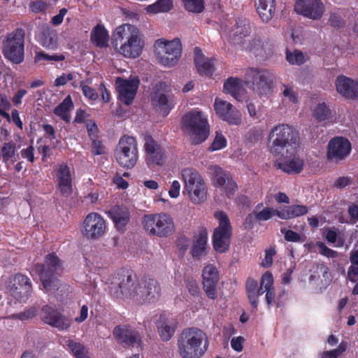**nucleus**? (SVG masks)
<instances>
[{"mask_svg": "<svg viewBox=\"0 0 358 358\" xmlns=\"http://www.w3.org/2000/svg\"><path fill=\"white\" fill-rule=\"evenodd\" d=\"M110 294L117 299H131L138 303L156 302L160 296L161 289L154 279L137 282L131 275L114 278L108 286Z\"/></svg>", "mask_w": 358, "mask_h": 358, "instance_id": "f257e3e1", "label": "nucleus"}, {"mask_svg": "<svg viewBox=\"0 0 358 358\" xmlns=\"http://www.w3.org/2000/svg\"><path fill=\"white\" fill-rule=\"evenodd\" d=\"M113 44L120 55L127 58L135 59L142 53L145 43L137 27L125 24L116 28Z\"/></svg>", "mask_w": 358, "mask_h": 358, "instance_id": "f03ea898", "label": "nucleus"}, {"mask_svg": "<svg viewBox=\"0 0 358 358\" xmlns=\"http://www.w3.org/2000/svg\"><path fill=\"white\" fill-rule=\"evenodd\" d=\"M208 345L206 334L194 327L183 329L177 340V350L181 358H201Z\"/></svg>", "mask_w": 358, "mask_h": 358, "instance_id": "7ed1b4c3", "label": "nucleus"}, {"mask_svg": "<svg viewBox=\"0 0 358 358\" xmlns=\"http://www.w3.org/2000/svg\"><path fill=\"white\" fill-rule=\"evenodd\" d=\"M182 128L189 141L194 145L204 142L210 134L207 116L196 109L187 113L182 117Z\"/></svg>", "mask_w": 358, "mask_h": 358, "instance_id": "20e7f679", "label": "nucleus"}, {"mask_svg": "<svg viewBox=\"0 0 358 358\" xmlns=\"http://www.w3.org/2000/svg\"><path fill=\"white\" fill-rule=\"evenodd\" d=\"M180 176L183 182L182 194L194 204L204 203L208 198V187L200 173L187 167L181 170Z\"/></svg>", "mask_w": 358, "mask_h": 358, "instance_id": "39448f33", "label": "nucleus"}, {"mask_svg": "<svg viewBox=\"0 0 358 358\" xmlns=\"http://www.w3.org/2000/svg\"><path fill=\"white\" fill-rule=\"evenodd\" d=\"M299 145V136L294 129L285 124H280L274 127L268 136L270 151L274 155L280 152H289L296 149Z\"/></svg>", "mask_w": 358, "mask_h": 358, "instance_id": "423d86ee", "label": "nucleus"}, {"mask_svg": "<svg viewBox=\"0 0 358 358\" xmlns=\"http://www.w3.org/2000/svg\"><path fill=\"white\" fill-rule=\"evenodd\" d=\"M25 33L22 29H16L6 34L2 41L1 52L7 60L15 64L24 59Z\"/></svg>", "mask_w": 358, "mask_h": 358, "instance_id": "0eeeda50", "label": "nucleus"}, {"mask_svg": "<svg viewBox=\"0 0 358 358\" xmlns=\"http://www.w3.org/2000/svg\"><path fill=\"white\" fill-rule=\"evenodd\" d=\"M36 270L39 273L44 289L47 292H55L58 289L59 282L57 275L62 272V266L55 255H48L44 264L38 265Z\"/></svg>", "mask_w": 358, "mask_h": 358, "instance_id": "6e6552de", "label": "nucleus"}, {"mask_svg": "<svg viewBox=\"0 0 358 358\" xmlns=\"http://www.w3.org/2000/svg\"><path fill=\"white\" fill-rule=\"evenodd\" d=\"M154 47L157 62L165 67L175 66L181 56L182 45L178 38L172 41L158 39L155 41Z\"/></svg>", "mask_w": 358, "mask_h": 358, "instance_id": "1a4fd4ad", "label": "nucleus"}, {"mask_svg": "<svg viewBox=\"0 0 358 358\" xmlns=\"http://www.w3.org/2000/svg\"><path fill=\"white\" fill-rule=\"evenodd\" d=\"M141 223L148 233L159 237L168 236L174 231L173 218L166 213L145 215Z\"/></svg>", "mask_w": 358, "mask_h": 358, "instance_id": "9d476101", "label": "nucleus"}, {"mask_svg": "<svg viewBox=\"0 0 358 358\" xmlns=\"http://www.w3.org/2000/svg\"><path fill=\"white\" fill-rule=\"evenodd\" d=\"M215 217L218 221V226L214 229L213 235V248L217 252L223 253L229 248L232 229L225 213L217 211L215 213Z\"/></svg>", "mask_w": 358, "mask_h": 358, "instance_id": "9b49d317", "label": "nucleus"}, {"mask_svg": "<svg viewBox=\"0 0 358 358\" xmlns=\"http://www.w3.org/2000/svg\"><path fill=\"white\" fill-rule=\"evenodd\" d=\"M115 157L117 162L121 166L127 169L134 167L138 157L136 138L127 135L120 138L115 152Z\"/></svg>", "mask_w": 358, "mask_h": 358, "instance_id": "f8f14e48", "label": "nucleus"}, {"mask_svg": "<svg viewBox=\"0 0 358 358\" xmlns=\"http://www.w3.org/2000/svg\"><path fill=\"white\" fill-rule=\"evenodd\" d=\"M245 82L254 92L266 95L271 92L273 76L266 69L251 68L246 71Z\"/></svg>", "mask_w": 358, "mask_h": 358, "instance_id": "ddd939ff", "label": "nucleus"}, {"mask_svg": "<svg viewBox=\"0 0 358 358\" xmlns=\"http://www.w3.org/2000/svg\"><path fill=\"white\" fill-rule=\"evenodd\" d=\"M108 230L106 221L97 213H90L84 219L81 227L82 236L89 241H96L103 237Z\"/></svg>", "mask_w": 358, "mask_h": 358, "instance_id": "4468645a", "label": "nucleus"}, {"mask_svg": "<svg viewBox=\"0 0 358 358\" xmlns=\"http://www.w3.org/2000/svg\"><path fill=\"white\" fill-rule=\"evenodd\" d=\"M32 291L29 278L22 274L15 275L7 286L8 293L20 302H25Z\"/></svg>", "mask_w": 358, "mask_h": 358, "instance_id": "2eb2a0df", "label": "nucleus"}, {"mask_svg": "<svg viewBox=\"0 0 358 358\" xmlns=\"http://www.w3.org/2000/svg\"><path fill=\"white\" fill-rule=\"evenodd\" d=\"M296 150L289 152H280V157L275 162V166L282 171L289 174L299 173L304 166L303 160L296 154Z\"/></svg>", "mask_w": 358, "mask_h": 358, "instance_id": "dca6fc26", "label": "nucleus"}, {"mask_svg": "<svg viewBox=\"0 0 358 358\" xmlns=\"http://www.w3.org/2000/svg\"><path fill=\"white\" fill-rule=\"evenodd\" d=\"M152 106L163 115H166L171 106V96L169 93L167 85L165 83H159L156 84L151 94Z\"/></svg>", "mask_w": 358, "mask_h": 358, "instance_id": "f3484780", "label": "nucleus"}, {"mask_svg": "<svg viewBox=\"0 0 358 358\" xmlns=\"http://www.w3.org/2000/svg\"><path fill=\"white\" fill-rule=\"evenodd\" d=\"M216 115L229 124L238 125L241 123V113L231 103L216 98L214 103Z\"/></svg>", "mask_w": 358, "mask_h": 358, "instance_id": "a211bd4d", "label": "nucleus"}, {"mask_svg": "<svg viewBox=\"0 0 358 358\" xmlns=\"http://www.w3.org/2000/svg\"><path fill=\"white\" fill-rule=\"evenodd\" d=\"M294 10L298 14L312 20L321 18L325 10L321 0H296Z\"/></svg>", "mask_w": 358, "mask_h": 358, "instance_id": "6ab92c4d", "label": "nucleus"}, {"mask_svg": "<svg viewBox=\"0 0 358 358\" xmlns=\"http://www.w3.org/2000/svg\"><path fill=\"white\" fill-rule=\"evenodd\" d=\"M115 84L120 99L126 105H129L136 96L139 85V80L136 76H131L129 78L118 77L116 79Z\"/></svg>", "mask_w": 358, "mask_h": 358, "instance_id": "aec40b11", "label": "nucleus"}, {"mask_svg": "<svg viewBox=\"0 0 358 358\" xmlns=\"http://www.w3.org/2000/svg\"><path fill=\"white\" fill-rule=\"evenodd\" d=\"M210 170L213 176L215 185L228 197L232 196L237 190V185L230 174L216 165L210 166Z\"/></svg>", "mask_w": 358, "mask_h": 358, "instance_id": "412c9836", "label": "nucleus"}, {"mask_svg": "<svg viewBox=\"0 0 358 358\" xmlns=\"http://www.w3.org/2000/svg\"><path fill=\"white\" fill-rule=\"evenodd\" d=\"M41 317L42 320L60 331L67 330L71 325V320L58 311L56 308L45 306L41 310Z\"/></svg>", "mask_w": 358, "mask_h": 358, "instance_id": "4be33fe9", "label": "nucleus"}, {"mask_svg": "<svg viewBox=\"0 0 358 358\" xmlns=\"http://www.w3.org/2000/svg\"><path fill=\"white\" fill-rule=\"evenodd\" d=\"M351 151V144L343 137L333 138L328 144L327 158L332 162L344 159Z\"/></svg>", "mask_w": 358, "mask_h": 358, "instance_id": "5701e85b", "label": "nucleus"}, {"mask_svg": "<svg viewBox=\"0 0 358 358\" xmlns=\"http://www.w3.org/2000/svg\"><path fill=\"white\" fill-rule=\"evenodd\" d=\"M251 33L250 21L246 18H238L230 29L229 37L231 43L242 47L247 43Z\"/></svg>", "mask_w": 358, "mask_h": 358, "instance_id": "b1692460", "label": "nucleus"}, {"mask_svg": "<svg viewBox=\"0 0 358 358\" xmlns=\"http://www.w3.org/2000/svg\"><path fill=\"white\" fill-rule=\"evenodd\" d=\"M114 337L125 346L141 348V340L138 333L130 327L122 325L114 328Z\"/></svg>", "mask_w": 358, "mask_h": 358, "instance_id": "393cba45", "label": "nucleus"}, {"mask_svg": "<svg viewBox=\"0 0 358 358\" xmlns=\"http://www.w3.org/2000/svg\"><path fill=\"white\" fill-rule=\"evenodd\" d=\"M219 280V273L213 264L206 265L202 271V283L203 289L208 298H216V285Z\"/></svg>", "mask_w": 358, "mask_h": 358, "instance_id": "a878e982", "label": "nucleus"}, {"mask_svg": "<svg viewBox=\"0 0 358 358\" xmlns=\"http://www.w3.org/2000/svg\"><path fill=\"white\" fill-rule=\"evenodd\" d=\"M336 88L342 96L349 99H358V80L341 75L336 78Z\"/></svg>", "mask_w": 358, "mask_h": 358, "instance_id": "bb28decb", "label": "nucleus"}, {"mask_svg": "<svg viewBox=\"0 0 358 358\" xmlns=\"http://www.w3.org/2000/svg\"><path fill=\"white\" fill-rule=\"evenodd\" d=\"M55 173L58 189L63 196H69L73 191L69 167L64 163L60 164L57 166Z\"/></svg>", "mask_w": 358, "mask_h": 358, "instance_id": "cd10ccee", "label": "nucleus"}, {"mask_svg": "<svg viewBox=\"0 0 358 358\" xmlns=\"http://www.w3.org/2000/svg\"><path fill=\"white\" fill-rule=\"evenodd\" d=\"M194 63L201 76H210L215 71L213 58L206 57L201 49L195 48L194 51Z\"/></svg>", "mask_w": 358, "mask_h": 358, "instance_id": "c85d7f7f", "label": "nucleus"}, {"mask_svg": "<svg viewBox=\"0 0 358 358\" xmlns=\"http://www.w3.org/2000/svg\"><path fill=\"white\" fill-rule=\"evenodd\" d=\"M145 150L150 160L158 165H162L164 163V150L150 136L145 137Z\"/></svg>", "mask_w": 358, "mask_h": 358, "instance_id": "c756f323", "label": "nucleus"}, {"mask_svg": "<svg viewBox=\"0 0 358 358\" xmlns=\"http://www.w3.org/2000/svg\"><path fill=\"white\" fill-rule=\"evenodd\" d=\"M156 325L158 333L164 341H169L171 338L176 328V320L165 315H160Z\"/></svg>", "mask_w": 358, "mask_h": 358, "instance_id": "7c9ffc66", "label": "nucleus"}, {"mask_svg": "<svg viewBox=\"0 0 358 358\" xmlns=\"http://www.w3.org/2000/svg\"><path fill=\"white\" fill-rule=\"evenodd\" d=\"M243 48L253 53L256 57L266 58L271 53V45L267 42H262L259 38H254L246 43Z\"/></svg>", "mask_w": 358, "mask_h": 358, "instance_id": "2f4dec72", "label": "nucleus"}, {"mask_svg": "<svg viewBox=\"0 0 358 358\" xmlns=\"http://www.w3.org/2000/svg\"><path fill=\"white\" fill-rule=\"evenodd\" d=\"M208 234L206 231H201L195 237L191 249V254L194 258L200 259L208 253Z\"/></svg>", "mask_w": 358, "mask_h": 358, "instance_id": "473e14b6", "label": "nucleus"}, {"mask_svg": "<svg viewBox=\"0 0 358 358\" xmlns=\"http://www.w3.org/2000/svg\"><path fill=\"white\" fill-rule=\"evenodd\" d=\"M110 217L119 230H123L129 221L130 215L127 208L124 206H114L110 211Z\"/></svg>", "mask_w": 358, "mask_h": 358, "instance_id": "72a5a7b5", "label": "nucleus"}, {"mask_svg": "<svg viewBox=\"0 0 358 358\" xmlns=\"http://www.w3.org/2000/svg\"><path fill=\"white\" fill-rule=\"evenodd\" d=\"M257 12L264 22H269L275 13L274 0H256Z\"/></svg>", "mask_w": 358, "mask_h": 358, "instance_id": "f704fd0d", "label": "nucleus"}, {"mask_svg": "<svg viewBox=\"0 0 358 358\" xmlns=\"http://www.w3.org/2000/svg\"><path fill=\"white\" fill-rule=\"evenodd\" d=\"M308 211V208L306 206L292 205L281 208L279 211L276 212V215L282 220H289L303 215L306 214Z\"/></svg>", "mask_w": 358, "mask_h": 358, "instance_id": "c9c22d12", "label": "nucleus"}, {"mask_svg": "<svg viewBox=\"0 0 358 358\" xmlns=\"http://www.w3.org/2000/svg\"><path fill=\"white\" fill-rule=\"evenodd\" d=\"M261 289L266 292V300L268 305H271L275 298V289L273 287V278L270 272L264 273L261 278Z\"/></svg>", "mask_w": 358, "mask_h": 358, "instance_id": "e433bc0d", "label": "nucleus"}, {"mask_svg": "<svg viewBox=\"0 0 358 358\" xmlns=\"http://www.w3.org/2000/svg\"><path fill=\"white\" fill-rule=\"evenodd\" d=\"M224 90L235 99L240 100L244 92L242 80L237 78H229L224 85Z\"/></svg>", "mask_w": 358, "mask_h": 358, "instance_id": "4c0bfd02", "label": "nucleus"}, {"mask_svg": "<svg viewBox=\"0 0 358 358\" xmlns=\"http://www.w3.org/2000/svg\"><path fill=\"white\" fill-rule=\"evenodd\" d=\"M91 41L99 48H106L108 46V33L103 26L97 24L92 31Z\"/></svg>", "mask_w": 358, "mask_h": 358, "instance_id": "58836bf2", "label": "nucleus"}, {"mask_svg": "<svg viewBox=\"0 0 358 358\" xmlns=\"http://www.w3.org/2000/svg\"><path fill=\"white\" fill-rule=\"evenodd\" d=\"M73 108V101L69 95L54 109V113L66 122H69L71 120V112Z\"/></svg>", "mask_w": 358, "mask_h": 358, "instance_id": "ea45409f", "label": "nucleus"}, {"mask_svg": "<svg viewBox=\"0 0 358 358\" xmlns=\"http://www.w3.org/2000/svg\"><path fill=\"white\" fill-rule=\"evenodd\" d=\"M246 290L249 301L252 306L256 308L258 304V296L264 294L261 287L258 288L257 280L249 278L246 282Z\"/></svg>", "mask_w": 358, "mask_h": 358, "instance_id": "a19ab883", "label": "nucleus"}, {"mask_svg": "<svg viewBox=\"0 0 358 358\" xmlns=\"http://www.w3.org/2000/svg\"><path fill=\"white\" fill-rule=\"evenodd\" d=\"M66 343V345L75 358H91L88 349L80 343L72 340H68Z\"/></svg>", "mask_w": 358, "mask_h": 358, "instance_id": "79ce46f5", "label": "nucleus"}, {"mask_svg": "<svg viewBox=\"0 0 358 358\" xmlns=\"http://www.w3.org/2000/svg\"><path fill=\"white\" fill-rule=\"evenodd\" d=\"M15 148V143L13 141H10L3 144L1 150L3 160L6 164H13L16 161Z\"/></svg>", "mask_w": 358, "mask_h": 358, "instance_id": "37998d69", "label": "nucleus"}, {"mask_svg": "<svg viewBox=\"0 0 358 358\" xmlns=\"http://www.w3.org/2000/svg\"><path fill=\"white\" fill-rule=\"evenodd\" d=\"M278 211V210H274L271 208H264L259 212L256 210L246 217L245 221L246 222H250L253 217H255L257 220L266 221L271 219L273 216L277 215L276 212Z\"/></svg>", "mask_w": 358, "mask_h": 358, "instance_id": "c03bdc74", "label": "nucleus"}, {"mask_svg": "<svg viewBox=\"0 0 358 358\" xmlns=\"http://www.w3.org/2000/svg\"><path fill=\"white\" fill-rule=\"evenodd\" d=\"M172 7L171 0H158L156 3L149 5L145 8L148 13H158L169 11Z\"/></svg>", "mask_w": 358, "mask_h": 358, "instance_id": "a18cd8bd", "label": "nucleus"}, {"mask_svg": "<svg viewBox=\"0 0 358 358\" xmlns=\"http://www.w3.org/2000/svg\"><path fill=\"white\" fill-rule=\"evenodd\" d=\"M330 110L324 103H320L313 110V116L318 121H324L330 117Z\"/></svg>", "mask_w": 358, "mask_h": 358, "instance_id": "49530a36", "label": "nucleus"}, {"mask_svg": "<svg viewBox=\"0 0 358 358\" xmlns=\"http://www.w3.org/2000/svg\"><path fill=\"white\" fill-rule=\"evenodd\" d=\"M185 8L192 13H199L204 9L203 0H182Z\"/></svg>", "mask_w": 358, "mask_h": 358, "instance_id": "de8ad7c7", "label": "nucleus"}, {"mask_svg": "<svg viewBox=\"0 0 358 358\" xmlns=\"http://www.w3.org/2000/svg\"><path fill=\"white\" fill-rule=\"evenodd\" d=\"M65 59V56L62 54H56L50 55L43 51L36 52L34 61L38 62L41 60L50 61V62H61Z\"/></svg>", "mask_w": 358, "mask_h": 358, "instance_id": "09e8293b", "label": "nucleus"}, {"mask_svg": "<svg viewBox=\"0 0 358 358\" xmlns=\"http://www.w3.org/2000/svg\"><path fill=\"white\" fill-rule=\"evenodd\" d=\"M286 58L287 62L293 65L302 64L304 61V55L302 52L299 50H294L293 52H287Z\"/></svg>", "mask_w": 358, "mask_h": 358, "instance_id": "8fccbe9b", "label": "nucleus"}, {"mask_svg": "<svg viewBox=\"0 0 358 358\" xmlns=\"http://www.w3.org/2000/svg\"><path fill=\"white\" fill-rule=\"evenodd\" d=\"M227 145V139L221 132L217 131L215 137L209 147V150L215 151L225 148Z\"/></svg>", "mask_w": 358, "mask_h": 358, "instance_id": "3c124183", "label": "nucleus"}, {"mask_svg": "<svg viewBox=\"0 0 358 358\" xmlns=\"http://www.w3.org/2000/svg\"><path fill=\"white\" fill-rule=\"evenodd\" d=\"M41 45L48 49L54 50L57 46V37L55 34H44L41 42Z\"/></svg>", "mask_w": 358, "mask_h": 358, "instance_id": "603ef678", "label": "nucleus"}, {"mask_svg": "<svg viewBox=\"0 0 358 358\" xmlns=\"http://www.w3.org/2000/svg\"><path fill=\"white\" fill-rule=\"evenodd\" d=\"M11 108V103L8 99L2 98L0 100V116L10 122V115L6 112Z\"/></svg>", "mask_w": 358, "mask_h": 358, "instance_id": "864d4df0", "label": "nucleus"}, {"mask_svg": "<svg viewBox=\"0 0 358 358\" xmlns=\"http://www.w3.org/2000/svg\"><path fill=\"white\" fill-rule=\"evenodd\" d=\"M316 245L319 249V252L327 257L335 258L338 256V252L329 248L324 243L318 241Z\"/></svg>", "mask_w": 358, "mask_h": 358, "instance_id": "5fc2aeb1", "label": "nucleus"}, {"mask_svg": "<svg viewBox=\"0 0 358 358\" xmlns=\"http://www.w3.org/2000/svg\"><path fill=\"white\" fill-rule=\"evenodd\" d=\"M285 89L282 91L283 96L286 100L292 103L298 101V96L296 92L291 87L284 85Z\"/></svg>", "mask_w": 358, "mask_h": 358, "instance_id": "6e6d98bb", "label": "nucleus"}, {"mask_svg": "<svg viewBox=\"0 0 358 358\" xmlns=\"http://www.w3.org/2000/svg\"><path fill=\"white\" fill-rule=\"evenodd\" d=\"M80 87L83 92V94L84 96L90 99V100H96L98 98V94L95 91L94 89L92 88L91 87L84 84L83 83H80Z\"/></svg>", "mask_w": 358, "mask_h": 358, "instance_id": "4d7b16f0", "label": "nucleus"}, {"mask_svg": "<svg viewBox=\"0 0 358 358\" xmlns=\"http://www.w3.org/2000/svg\"><path fill=\"white\" fill-rule=\"evenodd\" d=\"M75 78V73H62L60 76L57 78L55 80V86L60 87L66 85L69 81L72 80Z\"/></svg>", "mask_w": 358, "mask_h": 358, "instance_id": "13d9d810", "label": "nucleus"}, {"mask_svg": "<svg viewBox=\"0 0 358 358\" xmlns=\"http://www.w3.org/2000/svg\"><path fill=\"white\" fill-rule=\"evenodd\" d=\"M181 189L180 183L178 180H173L169 190V195L171 198L176 199L178 198L180 195Z\"/></svg>", "mask_w": 358, "mask_h": 358, "instance_id": "bf43d9fd", "label": "nucleus"}, {"mask_svg": "<svg viewBox=\"0 0 358 358\" xmlns=\"http://www.w3.org/2000/svg\"><path fill=\"white\" fill-rule=\"evenodd\" d=\"M34 148L33 146L29 145L26 148H23L20 151V155L23 159H27L28 162L33 163L34 162Z\"/></svg>", "mask_w": 358, "mask_h": 358, "instance_id": "052dcab7", "label": "nucleus"}, {"mask_svg": "<svg viewBox=\"0 0 358 358\" xmlns=\"http://www.w3.org/2000/svg\"><path fill=\"white\" fill-rule=\"evenodd\" d=\"M36 310L35 308H30L23 313H20L12 315L13 318L19 319L21 320H27L34 317L36 315Z\"/></svg>", "mask_w": 358, "mask_h": 358, "instance_id": "680f3d73", "label": "nucleus"}, {"mask_svg": "<svg viewBox=\"0 0 358 358\" xmlns=\"http://www.w3.org/2000/svg\"><path fill=\"white\" fill-rule=\"evenodd\" d=\"M46 3L43 0H36L30 3V8L34 13H41L45 10Z\"/></svg>", "mask_w": 358, "mask_h": 358, "instance_id": "e2e57ef3", "label": "nucleus"}, {"mask_svg": "<svg viewBox=\"0 0 358 358\" xmlns=\"http://www.w3.org/2000/svg\"><path fill=\"white\" fill-rule=\"evenodd\" d=\"M282 232L284 233L285 239L287 241L299 242L301 240L300 235L292 230L282 229Z\"/></svg>", "mask_w": 358, "mask_h": 358, "instance_id": "0e129e2a", "label": "nucleus"}, {"mask_svg": "<svg viewBox=\"0 0 358 358\" xmlns=\"http://www.w3.org/2000/svg\"><path fill=\"white\" fill-rule=\"evenodd\" d=\"M27 94V91L24 89H19L13 96L12 101L16 106L22 103V98Z\"/></svg>", "mask_w": 358, "mask_h": 358, "instance_id": "69168bd1", "label": "nucleus"}, {"mask_svg": "<svg viewBox=\"0 0 358 358\" xmlns=\"http://www.w3.org/2000/svg\"><path fill=\"white\" fill-rule=\"evenodd\" d=\"M245 339L242 336L234 337L231 341V348L236 352H241L243 350V343Z\"/></svg>", "mask_w": 358, "mask_h": 358, "instance_id": "338daca9", "label": "nucleus"}, {"mask_svg": "<svg viewBox=\"0 0 358 358\" xmlns=\"http://www.w3.org/2000/svg\"><path fill=\"white\" fill-rule=\"evenodd\" d=\"M348 214L350 217V220L352 222L355 223L358 222V205L355 203H351L348 206Z\"/></svg>", "mask_w": 358, "mask_h": 358, "instance_id": "774afa93", "label": "nucleus"}]
</instances>
